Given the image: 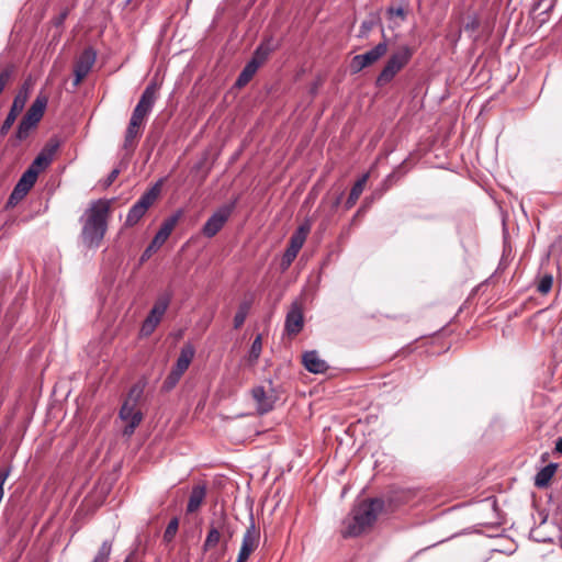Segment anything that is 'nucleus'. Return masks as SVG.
Instances as JSON below:
<instances>
[{"mask_svg": "<svg viewBox=\"0 0 562 562\" xmlns=\"http://www.w3.org/2000/svg\"><path fill=\"white\" fill-rule=\"evenodd\" d=\"M111 200L99 199L90 202L80 217V240L83 247L97 249L101 246L108 231Z\"/></svg>", "mask_w": 562, "mask_h": 562, "instance_id": "1", "label": "nucleus"}, {"mask_svg": "<svg viewBox=\"0 0 562 562\" xmlns=\"http://www.w3.org/2000/svg\"><path fill=\"white\" fill-rule=\"evenodd\" d=\"M159 85L151 81L143 91L136 106L132 112L130 123L127 125L123 148L133 151L142 136L146 120L153 111L154 104L158 98Z\"/></svg>", "mask_w": 562, "mask_h": 562, "instance_id": "2", "label": "nucleus"}, {"mask_svg": "<svg viewBox=\"0 0 562 562\" xmlns=\"http://www.w3.org/2000/svg\"><path fill=\"white\" fill-rule=\"evenodd\" d=\"M384 509V501L371 498L360 502L344 519V537H357L370 529Z\"/></svg>", "mask_w": 562, "mask_h": 562, "instance_id": "3", "label": "nucleus"}, {"mask_svg": "<svg viewBox=\"0 0 562 562\" xmlns=\"http://www.w3.org/2000/svg\"><path fill=\"white\" fill-rule=\"evenodd\" d=\"M47 103L48 97L40 92L18 125L15 132L18 140L22 142L26 139L31 131L37 126L45 113Z\"/></svg>", "mask_w": 562, "mask_h": 562, "instance_id": "4", "label": "nucleus"}, {"mask_svg": "<svg viewBox=\"0 0 562 562\" xmlns=\"http://www.w3.org/2000/svg\"><path fill=\"white\" fill-rule=\"evenodd\" d=\"M413 50L408 46H402L387 59L385 66L376 78V85L382 87L389 83L396 74L405 67L412 58Z\"/></svg>", "mask_w": 562, "mask_h": 562, "instance_id": "5", "label": "nucleus"}, {"mask_svg": "<svg viewBox=\"0 0 562 562\" xmlns=\"http://www.w3.org/2000/svg\"><path fill=\"white\" fill-rule=\"evenodd\" d=\"M171 301V293H164L158 296L149 314L143 322L140 334L143 336H149L154 333L158 324L160 323L164 314L166 313Z\"/></svg>", "mask_w": 562, "mask_h": 562, "instance_id": "6", "label": "nucleus"}, {"mask_svg": "<svg viewBox=\"0 0 562 562\" xmlns=\"http://www.w3.org/2000/svg\"><path fill=\"white\" fill-rule=\"evenodd\" d=\"M159 191V187L156 184L151 189L147 190L144 194H142L138 201L130 209L127 213L125 221L126 226H134L140 221L147 210L157 200Z\"/></svg>", "mask_w": 562, "mask_h": 562, "instance_id": "7", "label": "nucleus"}, {"mask_svg": "<svg viewBox=\"0 0 562 562\" xmlns=\"http://www.w3.org/2000/svg\"><path fill=\"white\" fill-rule=\"evenodd\" d=\"M180 217V213L175 214L167 218L160 226L159 231L156 233L155 237L153 238L151 243L147 246V248L144 250L140 260L145 261L150 256L156 252L169 238L170 234L172 233L173 228L176 227L178 221Z\"/></svg>", "mask_w": 562, "mask_h": 562, "instance_id": "8", "label": "nucleus"}, {"mask_svg": "<svg viewBox=\"0 0 562 562\" xmlns=\"http://www.w3.org/2000/svg\"><path fill=\"white\" fill-rule=\"evenodd\" d=\"M310 229V225H301L291 236L289 246L285 249L281 261V267L283 270L288 269L296 258L299 251L306 240Z\"/></svg>", "mask_w": 562, "mask_h": 562, "instance_id": "9", "label": "nucleus"}, {"mask_svg": "<svg viewBox=\"0 0 562 562\" xmlns=\"http://www.w3.org/2000/svg\"><path fill=\"white\" fill-rule=\"evenodd\" d=\"M260 530L256 527L254 516L250 515L249 526L243 536L241 546L236 562H247L250 554L258 548Z\"/></svg>", "mask_w": 562, "mask_h": 562, "instance_id": "10", "label": "nucleus"}, {"mask_svg": "<svg viewBox=\"0 0 562 562\" xmlns=\"http://www.w3.org/2000/svg\"><path fill=\"white\" fill-rule=\"evenodd\" d=\"M387 52L385 42L379 43L372 49L364 54L356 55L350 63V69L353 74L361 71L363 68L369 67L376 63Z\"/></svg>", "mask_w": 562, "mask_h": 562, "instance_id": "11", "label": "nucleus"}, {"mask_svg": "<svg viewBox=\"0 0 562 562\" xmlns=\"http://www.w3.org/2000/svg\"><path fill=\"white\" fill-rule=\"evenodd\" d=\"M97 59V52L92 47L83 49L74 65V87H78L89 75Z\"/></svg>", "mask_w": 562, "mask_h": 562, "instance_id": "12", "label": "nucleus"}, {"mask_svg": "<svg viewBox=\"0 0 562 562\" xmlns=\"http://www.w3.org/2000/svg\"><path fill=\"white\" fill-rule=\"evenodd\" d=\"M251 397L256 404L257 412L261 415L270 412L277 401V396L271 386V382H269L268 389L262 385L252 387Z\"/></svg>", "mask_w": 562, "mask_h": 562, "instance_id": "13", "label": "nucleus"}, {"mask_svg": "<svg viewBox=\"0 0 562 562\" xmlns=\"http://www.w3.org/2000/svg\"><path fill=\"white\" fill-rule=\"evenodd\" d=\"M234 209V203L231 205H226L217 210L215 213H213L209 220L205 222L202 233L206 237H213L215 236L224 226V224L227 222L228 217L231 216V213Z\"/></svg>", "mask_w": 562, "mask_h": 562, "instance_id": "14", "label": "nucleus"}, {"mask_svg": "<svg viewBox=\"0 0 562 562\" xmlns=\"http://www.w3.org/2000/svg\"><path fill=\"white\" fill-rule=\"evenodd\" d=\"M37 180V172L25 170L10 194L9 203L16 204L29 193Z\"/></svg>", "mask_w": 562, "mask_h": 562, "instance_id": "15", "label": "nucleus"}, {"mask_svg": "<svg viewBox=\"0 0 562 562\" xmlns=\"http://www.w3.org/2000/svg\"><path fill=\"white\" fill-rule=\"evenodd\" d=\"M119 415L120 418L126 423V426L123 429V435L127 437L134 434L136 427L143 420L142 412L136 405H130V403H123Z\"/></svg>", "mask_w": 562, "mask_h": 562, "instance_id": "16", "label": "nucleus"}, {"mask_svg": "<svg viewBox=\"0 0 562 562\" xmlns=\"http://www.w3.org/2000/svg\"><path fill=\"white\" fill-rule=\"evenodd\" d=\"M304 326V317L302 306L294 302L292 303L289 312L286 313L284 329L288 335H297Z\"/></svg>", "mask_w": 562, "mask_h": 562, "instance_id": "17", "label": "nucleus"}, {"mask_svg": "<svg viewBox=\"0 0 562 562\" xmlns=\"http://www.w3.org/2000/svg\"><path fill=\"white\" fill-rule=\"evenodd\" d=\"M57 147L58 143L46 145L42 153L33 160L27 170L36 171L38 175L41 170L48 167Z\"/></svg>", "mask_w": 562, "mask_h": 562, "instance_id": "18", "label": "nucleus"}, {"mask_svg": "<svg viewBox=\"0 0 562 562\" xmlns=\"http://www.w3.org/2000/svg\"><path fill=\"white\" fill-rule=\"evenodd\" d=\"M303 364L312 373H324L328 369L326 361L315 350L306 351L303 355Z\"/></svg>", "mask_w": 562, "mask_h": 562, "instance_id": "19", "label": "nucleus"}, {"mask_svg": "<svg viewBox=\"0 0 562 562\" xmlns=\"http://www.w3.org/2000/svg\"><path fill=\"white\" fill-rule=\"evenodd\" d=\"M224 528H225V518L220 520L217 522V525H215L214 522L211 524L210 530L206 535V538H205L203 547H202L204 552L210 551L211 549L215 548L220 543L221 537H222L221 529H224Z\"/></svg>", "mask_w": 562, "mask_h": 562, "instance_id": "20", "label": "nucleus"}, {"mask_svg": "<svg viewBox=\"0 0 562 562\" xmlns=\"http://www.w3.org/2000/svg\"><path fill=\"white\" fill-rule=\"evenodd\" d=\"M206 496V486L205 485H194L192 487L188 505L187 513L193 514L199 510L201 505L203 504Z\"/></svg>", "mask_w": 562, "mask_h": 562, "instance_id": "21", "label": "nucleus"}, {"mask_svg": "<svg viewBox=\"0 0 562 562\" xmlns=\"http://www.w3.org/2000/svg\"><path fill=\"white\" fill-rule=\"evenodd\" d=\"M25 104L21 102V100H15L13 99V102H12V105L10 108V111L4 120V122L2 123L1 127H0V134L2 136L7 135L8 132L10 131V128L12 127V125L14 124L16 117L19 116V114L23 111Z\"/></svg>", "mask_w": 562, "mask_h": 562, "instance_id": "22", "label": "nucleus"}, {"mask_svg": "<svg viewBox=\"0 0 562 562\" xmlns=\"http://www.w3.org/2000/svg\"><path fill=\"white\" fill-rule=\"evenodd\" d=\"M194 353H195V350H194L193 346H191V345L183 346L181 348V351L177 359V362L173 367V370L183 374L188 370V368L194 357Z\"/></svg>", "mask_w": 562, "mask_h": 562, "instance_id": "23", "label": "nucleus"}, {"mask_svg": "<svg viewBox=\"0 0 562 562\" xmlns=\"http://www.w3.org/2000/svg\"><path fill=\"white\" fill-rule=\"evenodd\" d=\"M558 464L549 463L543 467L540 471L535 475V486L538 488H546L549 486L550 481L552 480L554 473L557 472Z\"/></svg>", "mask_w": 562, "mask_h": 562, "instance_id": "24", "label": "nucleus"}, {"mask_svg": "<svg viewBox=\"0 0 562 562\" xmlns=\"http://www.w3.org/2000/svg\"><path fill=\"white\" fill-rule=\"evenodd\" d=\"M368 179H369V173H364L352 186V188L350 190V193H349V196H348V199L346 201V204H345L347 210L351 209L356 204V202L358 201V199L360 198V195L362 194V192L364 190V187L367 184Z\"/></svg>", "mask_w": 562, "mask_h": 562, "instance_id": "25", "label": "nucleus"}, {"mask_svg": "<svg viewBox=\"0 0 562 562\" xmlns=\"http://www.w3.org/2000/svg\"><path fill=\"white\" fill-rule=\"evenodd\" d=\"M258 67L259 63L256 59H251L239 74L235 85L239 88L247 85L251 80L252 76L256 74Z\"/></svg>", "mask_w": 562, "mask_h": 562, "instance_id": "26", "label": "nucleus"}, {"mask_svg": "<svg viewBox=\"0 0 562 562\" xmlns=\"http://www.w3.org/2000/svg\"><path fill=\"white\" fill-rule=\"evenodd\" d=\"M250 307H251L250 301H244L239 304L238 311L234 316V327L236 329H238L239 327H241L244 325Z\"/></svg>", "mask_w": 562, "mask_h": 562, "instance_id": "27", "label": "nucleus"}, {"mask_svg": "<svg viewBox=\"0 0 562 562\" xmlns=\"http://www.w3.org/2000/svg\"><path fill=\"white\" fill-rule=\"evenodd\" d=\"M261 351H262V339H261V335H258L254 339L250 350H249V353H248V362L250 366H254L258 361V359L261 355Z\"/></svg>", "mask_w": 562, "mask_h": 562, "instance_id": "28", "label": "nucleus"}, {"mask_svg": "<svg viewBox=\"0 0 562 562\" xmlns=\"http://www.w3.org/2000/svg\"><path fill=\"white\" fill-rule=\"evenodd\" d=\"M143 392H144V384H142V383L134 384L131 387L128 395H127L126 400L124 401V403H130V405L137 406L140 397L143 395Z\"/></svg>", "mask_w": 562, "mask_h": 562, "instance_id": "29", "label": "nucleus"}, {"mask_svg": "<svg viewBox=\"0 0 562 562\" xmlns=\"http://www.w3.org/2000/svg\"><path fill=\"white\" fill-rule=\"evenodd\" d=\"M111 551L112 542L108 540L103 541L92 562H109Z\"/></svg>", "mask_w": 562, "mask_h": 562, "instance_id": "30", "label": "nucleus"}, {"mask_svg": "<svg viewBox=\"0 0 562 562\" xmlns=\"http://www.w3.org/2000/svg\"><path fill=\"white\" fill-rule=\"evenodd\" d=\"M178 527H179V520L178 518H172L168 525H167V528L164 532V541L165 542H171L178 531Z\"/></svg>", "mask_w": 562, "mask_h": 562, "instance_id": "31", "label": "nucleus"}, {"mask_svg": "<svg viewBox=\"0 0 562 562\" xmlns=\"http://www.w3.org/2000/svg\"><path fill=\"white\" fill-rule=\"evenodd\" d=\"M552 284H553V277L551 274H544L540 279V281L537 285V290L541 294H548L552 289Z\"/></svg>", "mask_w": 562, "mask_h": 562, "instance_id": "32", "label": "nucleus"}, {"mask_svg": "<svg viewBox=\"0 0 562 562\" xmlns=\"http://www.w3.org/2000/svg\"><path fill=\"white\" fill-rule=\"evenodd\" d=\"M13 75V68L11 66L5 67L0 71V95L4 91L5 87L9 85Z\"/></svg>", "mask_w": 562, "mask_h": 562, "instance_id": "33", "label": "nucleus"}, {"mask_svg": "<svg viewBox=\"0 0 562 562\" xmlns=\"http://www.w3.org/2000/svg\"><path fill=\"white\" fill-rule=\"evenodd\" d=\"M181 376H182L181 373H179L172 369L164 382L165 389H167V390L172 389L179 382Z\"/></svg>", "mask_w": 562, "mask_h": 562, "instance_id": "34", "label": "nucleus"}, {"mask_svg": "<svg viewBox=\"0 0 562 562\" xmlns=\"http://www.w3.org/2000/svg\"><path fill=\"white\" fill-rule=\"evenodd\" d=\"M269 53H270V47L262 44L256 49V53H255V56L252 59H256L260 65L265 61V59L267 58Z\"/></svg>", "mask_w": 562, "mask_h": 562, "instance_id": "35", "label": "nucleus"}, {"mask_svg": "<svg viewBox=\"0 0 562 562\" xmlns=\"http://www.w3.org/2000/svg\"><path fill=\"white\" fill-rule=\"evenodd\" d=\"M29 97H30V85L27 82H25L21 88L20 90L18 91V93L15 94L14 99L15 100H21L22 103L26 104L27 100H29Z\"/></svg>", "mask_w": 562, "mask_h": 562, "instance_id": "36", "label": "nucleus"}, {"mask_svg": "<svg viewBox=\"0 0 562 562\" xmlns=\"http://www.w3.org/2000/svg\"><path fill=\"white\" fill-rule=\"evenodd\" d=\"M120 175V169H113L109 176L106 177V179L104 180V187L108 188L110 187L114 181L115 179L117 178V176Z\"/></svg>", "mask_w": 562, "mask_h": 562, "instance_id": "37", "label": "nucleus"}, {"mask_svg": "<svg viewBox=\"0 0 562 562\" xmlns=\"http://www.w3.org/2000/svg\"><path fill=\"white\" fill-rule=\"evenodd\" d=\"M387 13L391 15V16H398L400 19L404 20L405 18V12H404V9L398 7V8H393L391 7L389 10H387Z\"/></svg>", "mask_w": 562, "mask_h": 562, "instance_id": "38", "label": "nucleus"}, {"mask_svg": "<svg viewBox=\"0 0 562 562\" xmlns=\"http://www.w3.org/2000/svg\"><path fill=\"white\" fill-rule=\"evenodd\" d=\"M512 254H513L512 246L507 241L506 234H504V247H503V255L502 256H505V257H507L510 260Z\"/></svg>", "mask_w": 562, "mask_h": 562, "instance_id": "39", "label": "nucleus"}, {"mask_svg": "<svg viewBox=\"0 0 562 562\" xmlns=\"http://www.w3.org/2000/svg\"><path fill=\"white\" fill-rule=\"evenodd\" d=\"M501 541H504V538L501 536L494 535V548H493L494 552H504L503 548L499 547Z\"/></svg>", "mask_w": 562, "mask_h": 562, "instance_id": "40", "label": "nucleus"}, {"mask_svg": "<svg viewBox=\"0 0 562 562\" xmlns=\"http://www.w3.org/2000/svg\"><path fill=\"white\" fill-rule=\"evenodd\" d=\"M508 262H509V259L505 256H502V258L498 262L497 271H503L507 267Z\"/></svg>", "mask_w": 562, "mask_h": 562, "instance_id": "41", "label": "nucleus"}, {"mask_svg": "<svg viewBox=\"0 0 562 562\" xmlns=\"http://www.w3.org/2000/svg\"><path fill=\"white\" fill-rule=\"evenodd\" d=\"M226 532L227 535V539H231L234 535V531L229 529V526L228 524L225 521V528L224 529H221V532Z\"/></svg>", "mask_w": 562, "mask_h": 562, "instance_id": "42", "label": "nucleus"}, {"mask_svg": "<svg viewBox=\"0 0 562 562\" xmlns=\"http://www.w3.org/2000/svg\"><path fill=\"white\" fill-rule=\"evenodd\" d=\"M67 16V12L61 13L55 21L56 25H61Z\"/></svg>", "mask_w": 562, "mask_h": 562, "instance_id": "43", "label": "nucleus"}, {"mask_svg": "<svg viewBox=\"0 0 562 562\" xmlns=\"http://www.w3.org/2000/svg\"><path fill=\"white\" fill-rule=\"evenodd\" d=\"M555 452L562 453V436L555 442Z\"/></svg>", "mask_w": 562, "mask_h": 562, "instance_id": "44", "label": "nucleus"}, {"mask_svg": "<svg viewBox=\"0 0 562 562\" xmlns=\"http://www.w3.org/2000/svg\"><path fill=\"white\" fill-rule=\"evenodd\" d=\"M340 200H341V194L336 199L335 205H338L340 203Z\"/></svg>", "mask_w": 562, "mask_h": 562, "instance_id": "45", "label": "nucleus"}, {"mask_svg": "<svg viewBox=\"0 0 562 562\" xmlns=\"http://www.w3.org/2000/svg\"><path fill=\"white\" fill-rule=\"evenodd\" d=\"M124 562H132V560H131V555H130V557H127V558L125 559V561H124Z\"/></svg>", "mask_w": 562, "mask_h": 562, "instance_id": "46", "label": "nucleus"}, {"mask_svg": "<svg viewBox=\"0 0 562 562\" xmlns=\"http://www.w3.org/2000/svg\"><path fill=\"white\" fill-rule=\"evenodd\" d=\"M512 547H514V544H512ZM513 552H514V548H510V549L508 550V553H513Z\"/></svg>", "mask_w": 562, "mask_h": 562, "instance_id": "47", "label": "nucleus"}, {"mask_svg": "<svg viewBox=\"0 0 562 562\" xmlns=\"http://www.w3.org/2000/svg\"><path fill=\"white\" fill-rule=\"evenodd\" d=\"M362 26L366 27V29H369V26H368V24L366 22L362 24Z\"/></svg>", "mask_w": 562, "mask_h": 562, "instance_id": "48", "label": "nucleus"}]
</instances>
